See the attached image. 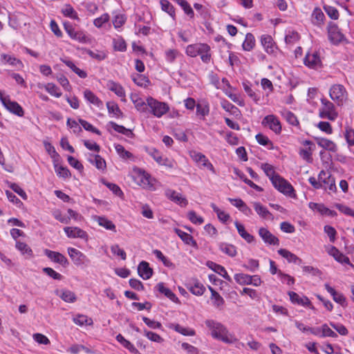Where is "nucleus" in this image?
<instances>
[{"instance_id":"obj_32","label":"nucleus","mask_w":354,"mask_h":354,"mask_svg":"<svg viewBox=\"0 0 354 354\" xmlns=\"http://www.w3.org/2000/svg\"><path fill=\"white\" fill-rule=\"evenodd\" d=\"M209 289L211 292V300L213 305L217 308H221L225 302L223 298L211 286H209Z\"/></svg>"},{"instance_id":"obj_23","label":"nucleus","mask_w":354,"mask_h":354,"mask_svg":"<svg viewBox=\"0 0 354 354\" xmlns=\"http://www.w3.org/2000/svg\"><path fill=\"white\" fill-rule=\"evenodd\" d=\"M325 288L331 295L335 302L339 304L342 306H344L346 304V298L342 293L337 292L328 283L325 284Z\"/></svg>"},{"instance_id":"obj_11","label":"nucleus","mask_w":354,"mask_h":354,"mask_svg":"<svg viewBox=\"0 0 354 354\" xmlns=\"http://www.w3.org/2000/svg\"><path fill=\"white\" fill-rule=\"evenodd\" d=\"M328 34L329 40L335 44L341 42L344 38V35L334 24L329 25L328 28Z\"/></svg>"},{"instance_id":"obj_22","label":"nucleus","mask_w":354,"mask_h":354,"mask_svg":"<svg viewBox=\"0 0 354 354\" xmlns=\"http://www.w3.org/2000/svg\"><path fill=\"white\" fill-rule=\"evenodd\" d=\"M207 266L214 270L215 272L218 273L221 276H222L227 281L231 282L232 278L230 277V275L227 274L226 270L225 268L221 265L216 264V263H214L212 261H207Z\"/></svg>"},{"instance_id":"obj_61","label":"nucleus","mask_w":354,"mask_h":354,"mask_svg":"<svg viewBox=\"0 0 354 354\" xmlns=\"http://www.w3.org/2000/svg\"><path fill=\"white\" fill-rule=\"evenodd\" d=\"M187 217L189 221L194 224H202L204 222L203 218L198 216L194 211H190L187 214Z\"/></svg>"},{"instance_id":"obj_19","label":"nucleus","mask_w":354,"mask_h":354,"mask_svg":"<svg viewBox=\"0 0 354 354\" xmlns=\"http://www.w3.org/2000/svg\"><path fill=\"white\" fill-rule=\"evenodd\" d=\"M64 230L69 238L86 239L87 237L86 232L77 227H65Z\"/></svg>"},{"instance_id":"obj_21","label":"nucleus","mask_w":354,"mask_h":354,"mask_svg":"<svg viewBox=\"0 0 354 354\" xmlns=\"http://www.w3.org/2000/svg\"><path fill=\"white\" fill-rule=\"evenodd\" d=\"M261 42L265 50L268 54H272L275 50V46L271 36L268 35H262L261 37Z\"/></svg>"},{"instance_id":"obj_37","label":"nucleus","mask_w":354,"mask_h":354,"mask_svg":"<svg viewBox=\"0 0 354 354\" xmlns=\"http://www.w3.org/2000/svg\"><path fill=\"white\" fill-rule=\"evenodd\" d=\"M1 57L5 63H7L10 66H15L17 68H21L23 67L22 62L16 57L8 55L6 54H2Z\"/></svg>"},{"instance_id":"obj_55","label":"nucleus","mask_w":354,"mask_h":354,"mask_svg":"<svg viewBox=\"0 0 354 354\" xmlns=\"http://www.w3.org/2000/svg\"><path fill=\"white\" fill-rule=\"evenodd\" d=\"M160 5L162 10L167 12L171 17H174V8L167 0H161Z\"/></svg>"},{"instance_id":"obj_14","label":"nucleus","mask_w":354,"mask_h":354,"mask_svg":"<svg viewBox=\"0 0 354 354\" xmlns=\"http://www.w3.org/2000/svg\"><path fill=\"white\" fill-rule=\"evenodd\" d=\"M165 195L169 199L182 207H185L188 204V201L186 198L183 197L180 194L174 190L167 189L165 191Z\"/></svg>"},{"instance_id":"obj_53","label":"nucleus","mask_w":354,"mask_h":354,"mask_svg":"<svg viewBox=\"0 0 354 354\" xmlns=\"http://www.w3.org/2000/svg\"><path fill=\"white\" fill-rule=\"evenodd\" d=\"M55 169L57 175L59 177L66 178L70 177L71 172L67 167L63 166H58L57 164L55 163Z\"/></svg>"},{"instance_id":"obj_5","label":"nucleus","mask_w":354,"mask_h":354,"mask_svg":"<svg viewBox=\"0 0 354 354\" xmlns=\"http://www.w3.org/2000/svg\"><path fill=\"white\" fill-rule=\"evenodd\" d=\"M322 107L319 110V117L322 118H327L330 120H334L337 116V113L335 111L334 104L330 101L322 99Z\"/></svg>"},{"instance_id":"obj_27","label":"nucleus","mask_w":354,"mask_h":354,"mask_svg":"<svg viewBox=\"0 0 354 354\" xmlns=\"http://www.w3.org/2000/svg\"><path fill=\"white\" fill-rule=\"evenodd\" d=\"M156 289L162 294H163L165 296H166L167 298H169L171 301L174 302H178V299L176 296V295L168 288H166L164 286V283L160 282L158 283L156 285Z\"/></svg>"},{"instance_id":"obj_43","label":"nucleus","mask_w":354,"mask_h":354,"mask_svg":"<svg viewBox=\"0 0 354 354\" xmlns=\"http://www.w3.org/2000/svg\"><path fill=\"white\" fill-rule=\"evenodd\" d=\"M261 168L263 170L266 175L271 181L275 178V176H279V174H276L274 167L268 163H262Z\"/></svg>"},{"instance_id":"obj_41","label":"nucleus","mask_w":354,"mask_h":354,"mask_svg":"<svg viewBox=\"0 0 354 354\" xmlns=\"http://www.w3.org/2000/svg\"><path fill=\"white\" fill-rule=\"evenodd\" d=\"M253 207L256 212L263 218H268V216H271L270 212L268 209L262 205L260 203L255 202L253 203Z\"/></svg>"},{"instance_id":"obj_45","label":"nucleus","mask_w":354,"mask_h":354,"mask_svg":"<svg viewBox=\"0 0 354 354\" xmlns=\"http://www.w3.org/2000/svg\"><path fill=\"white\" fill-rule=\"evenodd\" d=\"M324 19V15L321 9L316 8L312 13V21L315 25L321 24Z\"/></svg>"},{"instance_id":"obj_17","label":"nucleus","mask_w":354,"mask_h":354,"mask_svg":"<svg viewBox=\"0 0 354 354\" xmlns=\"http://www.w3.org/2000/svg\"><path fill=\"white\" fill-rule=\"evenodd\" d=\"M131 99L135 105L136 109L140 112L147 113L148 111V97L145 101L138 95H131Z\"/></svg>"},{"instance_id":"obj_3","label":"nucleus","mask_w":354,"mask_h":354,"mask_svg":"<svg viewBox=\"0 0 354 354\" xmlns=\"http://www.w3.org/2000/svg\"><path fill=\"white\" fill-rule=\"evenodd\" d=\"M329 95L338 106H342L348 100V93L342 84L333 85L329 90Z\"/></svg>"},{"instance_id":"obj_13","label":"nucleus","mask_w":354,"mask_h":354,"mask_svg":"<svg viewBox=\"0 0 354 354\" xmlns=\"http://www.w3.org/2000/svg\"><path fill=\"white\" fill-rule=\"evenodd\" d=\"M149 154L159 165H164L168 168H173L174 167V162L172 160L162 157L156 149H153L149 152Z\"/></svg>"},{"instance_id":"obj_7","label":"nucleus","mask_w":354,"mask_h":354,"mask_svg":"<svg viewBox=\"0 0 354 354\" xmlns=\"http://www.w3.org/2000/svg\"><path fill=\"white\" fill-rule=\"evenodd\" d=\"M319 180L321 183V188L328 189L330 192L336 191V185L335 178L331 176L329 172L324 170L319 174Z\"/></svg>"},{"instance_id":"obj_44","label":"nucleus","mask_w":354,"mask_h":354,"mask_svg":"<svg viewBox=\"0 0 354 354\" xmlns=\"http://www.w3.org/2000/svg\"><path fill=\"white\" fill-rule=\"evenodd\" d=\"M62 62L69 67L74 73H75L80 77L85 78L87 76V74L85 71L77 68L75 64L70 60H64L62 59Z\"/></svg>"},{"instance_id":"obj_49","label":"nucleus","mask_w":354,"mask_h":354,"mask_svg":"<svg viewBox=\"0 0 354 354\" xmlns=\"http://www.w3.org/2000/svg\"><path fill=\"white\" fill-rule=\"evenodd\" d=\"M210 206L214 212L216 213L218 219L225 223L230 219V215L223 211H221L214 203H211Z\"/></svg>"},{"instance_id":"obj_20","label":"nucleus","mask_w":354,"mask_h":354,"mask_svg":"<svg viewBox=\"0 0 354 354\" xmlns=\"http://www.w3.org/2000/svg\"><path fill=\"white\" fill-rule=\"evenodd\" d=\"M327 252L330 255L333 256L337 261L346 264L350 263L348 257L339 252L335 246H329L327 249Z\"/></svg>"},{"instance_id":"obj_42","label":"nucleus","mask_w":354,"mask_h":354,"mask_svg":"<svg viewBox=\"0 0 354 354\" xmlns=\"http://www.w3.org/2000/svg\"><path fill=\"white\" fill-rule=\"evenodd\" d=\"M116 339L130 352L133 353L138 352L135 346L129 341L127 340L121 334H118L116 336Z\"/></svg>"},{"instance_id":"obj_62","label":"nucleus","mask_w":354,"mask_h":354,"mask_svg":"<svg viewBox=\"0 0 354 354\" xmlns=\"http://www.w3.org/2000/svg\"><path fill=\"white\" fill-rule=\"evenodd\" d=\"M79 122L80 123V124L83 127V128L85 130L91 131V132L95 133H96L97 135H100L101 134V132L97 129L94 127L92 124H91L90 123H88L86 120H84L82 119H80L79 120Z\"/></svg>"},{"instance_id":"obj_51","label":"nucleus","mask_w":354,"mask_h":354,"mask_svg":"<svg viewBox=\"0 0 354 354\" xmlns=\"http://www.w3.org/2000/svg\"><path fill=\"white\" fill-rule=\"evenodd\" d=\"M110 125L115 131L122 133L128 137H130L131 135H133V133L130 129H128L122 125H119L115 122H111Z\"/></svg>"},{"instance_id":"obj_16","label":"nucleus","mask_w":354,"mask_h":354,"mask_svg":"<svg viewBox=\"0 0 354 354\" xmlns=\"http://www.w3.org/2000/svg\"><path fill=\"white\" fill-rule=\"evenodd\" d=\"M288 295L290 297V301L293 304H297L303 306H310L311 308H313V307L311 306V302L308 297L304 296L301 297L297 293L292 291L288 292Z\"/></svg>"},{"instance_id":"obj_40","label":"nucleus","mask_w":354,"mask_h":354,"mask_svg":"<svg viewBox=\"0 0 354 354\" xmlns=\"http://www.w3.org/2000/svg\"><path fill=\"white\" fill-rule=\"evenodd\" d=\"M171 328L174 329L176 332L185 336H194L195 335L194 330L183 327L178 324H173Z\"/></svg>"},{"instance_id":"obj_28","label":"nucleus","mask_w":354,"mask_h":354,"mask_svg":"<svg viewBox=\"0 0 354 354\" xmlns=\"http://www.w3.org/2000/svg\"><path fill=\"white\" fill-rule=\"evenodd\" d=\"M317 144L323 149L326 150H328L333 152L337 151L336 145L331 140H328L326 138H316Z\"/></svg>"},{"instance_id":"obj_29","label":"nucleus","mask_w":354,"mask_h":354,"mask_svg":"<svg viewBox=\"0 0 354 354\" xmlns=\"http://www.w3.org/2000/svg\"><path fill=\"white\" fill-rule=\"evenodd\" d=\"M278 253L281 257L286 259L289 263L300 264L302 262L301 259H299L297 256L286 249H279L278 250Z\"/></svg>"},{"instance_id":"obj_24","label":"nucleus","mask_w":354,"mask_h":354,"mask_svg":"<svg viewBox=\"0 0 354 354\" xmlns=\"http://www.w3.org/2000/svg\"><path fill=\"white\" fill-rule=\"evenodd\" d=\"M94 220L98 223L99 225L104 227L106 230L116 232L115 225L107 218L104 216H95L94 217Z\"/></svg>"},{"instance_id":"obj_39","label":"nucleus","mask_w":354,"mask_h":354,"mask_svg":"<svg viewBox=\"0 0 354 354\" xmlns=\"http://www.w3.org/2000/svg\"><path fill=\"white\" fill-rule=\"evenodd\" d=\"M219 249L224 252L225 254H227L228 256L231 257H234L236 254V250L235 246H234L232 244H228L225 243H221L219 245Z\"/></svg>"},{"instance_id":"obj_60","label":"nucleus","mask_w":354,"mask_h":354,"mask_svg":"<svg viewBox=\"0 0 354 354\" xmlns=\"http://www.w3.org/2000/svg\"><path fill=\"white\" fill-rule=\"evenodd\" d=\"M113 47L115 50L124 51L127 48V45L122 38L118 37L113 39Z\"/></svg>"},{"instance_id":"obj_18","label":"nucleus","mask_w":354,"mask_h":354,"mask_svg":"<svg viewBox=\"0 0 354 354\" xmlns=\"http://www.w3.org/2000/svg\"><path fill=\"white\" fill-rule=\"evenodd\" d=\"M174 232L180 238L185 244L191 245L194 248H198V244L192 235L182 231L178 228H175Z\"/></svg>"},{"instance_id":"obj_30","label":"nucleus","mask_w":354,"mask_h":354,"mask_svg":"<svg viewBox=\"0 0 354 354\" xmlns=\"http://www.w3.org/2000/svg\"><path fill=\"white\" fill-rule=\"evenodd\" d=\"M68 253L70 257L77 264L82 263L84 260L86 259V256L82 252L73 248H69L68 249Z\"/></svg>"},{"instance_id":"obj_35","label":"nucleus","mask_w":354,"mask_h":354,"mask_svg":"<svg viewBox=\"0 0 354 354\" xmlns=\"http://www.w3.org/2000/svg\"><path fill=\"white\" fill-rule=\"evenodd\" d=\"M84 96L87 101L98 107L103 104L102 102L88 89L84 91Z\"/></svg>"},{"instance_id":"obj_36","label":"nucleus","mask_w":354,"mask_h":354,"mask_svg":"<svg viewBox=\"0 0 354 354\" xmlns=\"http://www.w3.org/2000/svg\"><path fill=\"white\" fill-rule=\"evenodd\" d=\"M15 247L21 252V254L26 255L28 258H30L33 256L32 250L26 243L17 241Z\"/></svg>"},{"instance_id":"obj_15","label":"nucleus","mask_w":354,"mask_h":354,"mask_svg":"<svg viewBox=\"0 0 354 354\" xmlns=\"http://www.w3.org/2000/svg\"><path fill=\"white\" fill-rule=\"evenodd\" d=\"M138 272L140 277L147 280L152 276L153 270L149 267V263L142 261L138 265Z\"/></svg>"},{"instance_id":"obj_48","label":"nucleus","mask_w":354,"mask_h":354,"mask_svg":"<svg viewBox=\"0 0 354 354\" xmlns=\"http://www.w3.org/2000/svg\"><path fill=\"white\" fill-rule=\"evenodd\" d=\"M106 107L109 113H113L118 118L122 117V111L118 105L114 102H108Z\"/></svg>"},{"instance_id":"obj_10","label":"nucleus","mask_w":354,"mask_h":354,"mask_svg":"<svg viewBox=\"0 0 354 354\" xmlns=\"http://www.w3.org/2000/svg\"><path fill=\"white\" fill-rule=\"evenodd\" d=\"M304 64L313 69H318L322 66L321 59L316 52L307 53L304 58Z\"/></svg>"},{"instance_id":"obj_4","label":"nucleus","mask_w":354,"mask_h":354,"mask_svg":"<svg viewBox=\"0 0 354 354\" xmlns=\"http://www.w3.org/2000/svg\"><path fill=\"white\" fill-rule=\"evenodd\" d=\"M148 111L157 118L165 115L169 109L167 103L159 102L152 97H148Z\"/></svg>"},{"instance_id":"obj_56","label":"nucleus","mask_w":354,"mask_h":354,"mask_svg":"<svg viewBox=\"0 0 354 354\" xmlns=\"http://www.w3.org/2000/svg\"><path fill=\"white\" fill-rule=\"evenodd\" d=\"M174 1L182 7V8L185 11V12L188 16H189L190 17H194V11L187 1H185V0H174Z\"/></svg>"},{"instance_id":"obj_59","label":"nucleus","mask_w":354,"mask_h":354,"mask_svg":"<svg viewBox=\"0 0 354 354\" xmlns=\"http://www.w3.org/2000/svg\"><path fill=\"white\" fill-rule=\"evenodd\" d=\"M205 288L201 283H196L193 286H190L189 290L195 295L200 296L204 293Z\"/></svg>"},{"instance_id":"obj_50","label":"nucleus","mask_w":354,"mask_h":354,"mask_svg":"<svg viewBox=\"0 0 354 354\" xmlns=\"http://www.w3.org/2000/svg\"><path fill=\"white\" fill-rule=\"evenodd\" d=\"M73 322L80 326L91 325L93 323L92 319L84 315H77L73 318Z\"/></svg>"},{"instance_id":"obj_33","label":"nucleus","mask_w":354,"mask_h":354,"mask_svg":"<svg viewBox=\"0 0 354 354\" xmlns=\"http://www.w3.org/2000/svg\"><path fill=\"white\" fill-rule=\"evenodd\" d=\"M234 225L237 229L239 235L245 239L248 243H252L254 238L252 235L249 234L245 230L243 225L239 223L238 221L234 223Z\"/></svg>"},{"instance_id":"obj_6","label":"nucleus","mask_w":354,"mask_h":354,"mask_svg":"<svg viewBox=\"0 0 354 354\" xmlns=\"http://www.w3.org/2000/svg\"><path fill=\"white\" fill-rule=\"evenodd\" d=\"M65 31L67 32L68 36L74 40H76L80 43H87L88 39L82 30H75L73 25L70 22H64L63 24Z\"/></svg>"},{"instance_id":"obj_12","label":"nucleus","mask_w":354,"mask_h":354,"mask_svg":"<svg viewBox=\"0 0 354 354\" xmlns=\"http://www.w3.org/2000/svg\"><path fill=\"white\" fill-rule=\"evenodd\" d=\"M259 234L265 243L274 245H279V239L273 235L268 229L261 227L259 230Z\"/></svg>"},{"instance_id":"obj_25","label":"nucleus","mask_w":354,"mask_h":354,"mask_svg":"<svg viewBox=\"0 0 354 354\" xmlns=\"http://www.w3.org/2000/svg\"><path fill=\"white\" fill-rule=\"evenodd\" d=\"M55 293L65 302L73 303L77 299L75 294L69 290H57L55 291Z\"/></svg>"},{"instance_id":"obj_52","label":"nucleus","mask_w":354,"mask_h":354,"mask_svg":"<svg viewBox=\"0 0 354 354\" xmlns=\"http://www.w3.org/2000/svg\"><path fill=\"white\" fill-rule=\"evenodd\" d=\"M234 279L240 285H250V275L243 273L236 274Z\"/></svg>"},{"instance_id":"obj_57","label":"nucleus","mask_w":354,"mask_h":354,"mask_svg":"<svg viewBox=\"0 0 354 354\" xmlns=\"http://www.w3.org/2000/svg\"><path fill=\"white\" fill-rule=\"evenodd\" d=\"M283 115L289 124L294 126H297L299 124V121L293 113L289 111H285L283 113Z\"/></svg>"},{"instance_id":"obj_47","label":"nucleus","mask_w":354,"mask_h":354,"mask_svg":"<svg viewBox=\"0 0 354 354\" xmlns=\"http://www.w3.org/2000/svg\"><path fill=\"white\" fill-rule=\"evenodd\" d=\"M46 91L51 95L56 97L62 96V92L60 89L53 83H48L44 86Z\"/></svg>"},{"instance_id":"obj_38","label":"nucleus","mask_w":354,"mask_h":354,"mask_svg":"<svg viewBox=\"0 0 354 354\" xmlns=\"http://www.w3.org/2000/svg\"><path fill=\"white\" fill-rule=\"evenodd\" d=\"M62 13L65 17H69L77 21H80V18L78 17L77 12L70 4H66L64 6V7L62 9Z\"/></svg>"},{"instance_id":"obj_34","label":"nucleus","mask_w":354,"mask_h":354,"mask_svg":"<svg viewBox=\"0 0 354 354\" xmlns=\"http://www.w3.org/2000/svg\"><path fill=\"white\" fill-rule=\"evenodd\" d=\"M107 87L110 91L114 92L118 97H125L124 90L120 84L110 80L107 83Z\"/></svg>"},{"instance_id":"obj_26","label":"nucleus","mask_w":354,"mask_h":354,"mask_svg":"<svg viewBox=\"0 0 354 354\" xmlns=\"http://www.w3.org/2000/svg\"><path fill=\"white\" fill-rule=\"evenodd\" d=\"M45 254L51 260L54 261L56 263L64 265L67 263L66 258L59 252H54L46 249L44 250Z\"/></svg>"},{"instance_id":"obj_46","label":"nucleus","mask_w":354,"mask_h":354,"mask_svg":"<svg viewBox=\"0 0 354 354\" xmlns=\"http://www.w3.org/2000/svg\"><path fill=\"white\" fill-rule=\"evenodd\" d=\"M254 44L255 40L253 35L251 33H248L245 35V39L243 43L242 46L245 50L250 51L254 48Z\"/></svg>"},{"instance_id":"obj_9","label":"nucleus","mask_w":354,"mask_h":354,"mask_svg":"<svg viewBox=\"0 0 354 354\" xmlns=\"http://www.w3.org/2000/svg\"><path fill=\"white\" fill-rule=\"evenodd\" d=\"M262 124L268 127L276 133H279L281 131V123L277 118L274 115L266 116L262 121Z\"/></svg>"},{"instance_id":"obj_54","label":"nucleus","mask_w":354,"mask_h":354,"mask_svg":"<svg viewBox=\"0 0 354 354\" xmlns=\"http://www.w3.org/2000/svg\"><path fill=\"white\" fill-rule=\"evenodd\" d=\"M115 149L117 151V153L119 154V156L123 159L131 158L133 156L131 153L127 151L124 149V147L120 144L115 145Z\"/></svg>"},{"instance_id":"obj_63","label":"nucleus","mask_w":354,"mask_h":354,"mask_svg":"<svg viewBox=\"0 0 354 354\" xmlns=\"http://www.w3.org/2000/svg\"><path fill=\"white\" fill-rule=\"evenodd\" d=\"M145 335L151 341L160 343L163 342V339L157 333L151 331L145 330Z\"/></svg>"},{"instance_id":"obj_58","label":"nucleus","mask_w":354,"mask_h":354,"mask_svg":"<svg viewBox=\"0 0 354 354\" xmlns=\"http://www.w3.org/2000/svg\"><path fill=\"white\" fill-rule=\"evenodd\" d=\"M209 108L206 104H198L196 105V114L204 118L209 114Z\"/></svg>"},{"instance_id":"obj_1","label":"nucleus","mask_w":354,"mask_h":354,"mask_svg":"<svg viewBox=\"0 0 354 354\" xmlns=\"http://www.w3.org/2000/svg\"><path fill=\"white\" fill-rule=\"evenodd\" d=\"M205 324L212 330L213 337L225 343H232L235 341L234 337L229 334L226 328L221 323L212 319H207L205 321Z\"/></svg>"},{"instance_id":"obj_31","label":"nucleus","mask_w":354,"mask_h":354,"mask_svg":"<svg viewBox=\"0 0 354 354\" xmlns=\"http://www.w3.org/2000/svg\"><path fill=\"white\" fill-rule=\"evenodd\" d=\"M89 162L95 165V167L100 170H104L106 167V161L99 155H90Z\"/></svg>"},{"instance_id":"obj_2","label":"nucleus","mask_w":354,"mask_h":354,"mask_svg":"<svg viewBox=\"0 0 354 354\" xmlns=\"http://www.w3.org/2000/svg\"><path fill=\"white\" fill-rule=\"evenodd\" d=\"M210 47L206 44H194L187 46L186 54L192 57H195L198 55L201 56V60L203 62L207 63L210 61Z\"/></svg>"},{"instance_id":"obj_64","label":"nucleus","mask_w":354,"mask_h":354,"mask_svg":"<svg viewBox=\"0 0 354 354\" xmlns=\"http://www.w3.org/2000/svg\"><path fill=\"white\" fill-rule=\"evenodd\" d=\"M335 207L341 212L354 217V211L350 207L339 203L335 204Z\"/></svg>"},{"instance_id":"obj_8","label":"nucleus","mask_w":354,"mask_h":354,"mask_svg":"<svg viewBox=\"0 0 354 354\" xmlns=\"http://www.w3.org/2000/svg\"><path fill=\"white\" fill-rule=\"evenodd\" d=\"M271 182L278 191L284 194L290 195L294 190L292 186L279 175L275 176Z\"/></svg>"}]
</instances>
